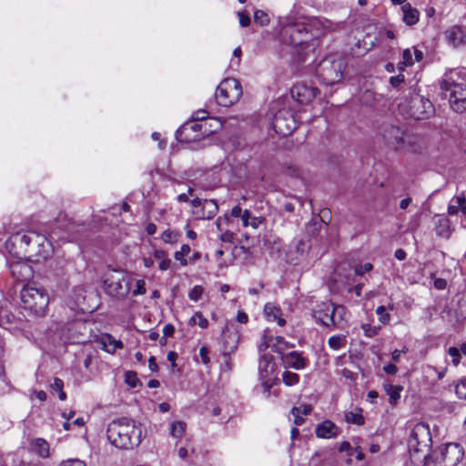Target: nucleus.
Wrapping results in <instances>:
<instances>
[{
	"mask_svg": "<svg viewBox=\"0 0 466 466\" xmlns=\"http://www.w3.org/2000/svg\"><path fill=\"white\" fill-rule=\"evenodd\" d=\"M280 40L286 45L299 46L308 41L310 36H319V34L313 33V30L322 28L325 33L331 30L332 25L329 21L322 22L317 18L305 22L287 17L280 22Z\"/></svg>",
	"mask_w": 466,
	"mask_h": 466,
	"instance_id": "f257e3e1",
	"label": "nucleus"
},
{
	"mask_svg": "<svg viewBox=\"0 0 466 466\" xmlns=\"http://www.w3.org/2000/svg\"><path fill=\"white\" fill-rule=\"evenodd\" d=\"M378 137L390 149L401 152L418 153L422 149L421 138L408 133L402 127L390 123H383L378 130Z\"/></svg>",
	"mask_w": 466,
	"mask_h": 466,
	"instance_id": "f03ea898",
	"label": "nucleus"
},
{
	"mask_svg": "<svg viewBox=\"0 0 466 466\" xmlns=\"http://www.w3.org/2000/svg\"><path fill=\"white\" fill-rule=\"evenodd\" d=\"M106 436L110 443L118 449H133L141 442L142 429L134 420L120 418L108 424Z\"/></svg>",
	"mask_w": 466,
	"mask_h": 466,
	"instance_id": "7ed1b4c3",
	"label": "nucleus"
},
{
	"mask_svg": "<svg viewBox=\"0 0 466 466\" xmlns=\"http://www.w3.org/2000/svg\"><path fill=\"white\" fill-rule=\"evenodd\" d=\"M431 435L429 425L417 423L408 439L410 461L414 466H424L431 447Z\"/></svg>",
	"mask_w": 466,
	"mask_h": 466,
	"instance_id": "20e7f679",
	"label": "nucleus"
},
{
	"mask_svg": "<svg viewBox=\"0 0 466 466\" xmlns=\"http://www.w3.org/2000/svg\"><path fill=\"white\" fill-rule=\"evenodd\" d=\"M410 90L404 89V92L408 91V93L404 94L400 101H397L400 110L414 119L428 118L434 110L432 103L417 93L410 94Z\"/></svg>",
	"mask_w": 466,
	"mask_h": 466,
	"instance_id": "39448f33",
	"label": "nucleus"
},
{
	"mask_svg": "<svg viewBox=\"0 0 466 466\" xmlns=\"http://www.w3.org/2000/svg\"><path fill=\"white\" fill-rule=\"evenodd\" d=\"M346 67L344 56L338 54L330 55L319 64L317 76L322 85L333 86L341 81Z\"/></svg>",
	"mask_w": 466,
	"mask_h": 466,
	"instance_id": "423d86ee",
	"label": "nucleus"
},
{
	"mask_svg": "<svg viewBox=\"0 0 466 466\" xmlns=\"http://www.w3.org/2000/svg\"><path fill=\"white\" fill-rule=\"evenodd\" d=\"M20 297L22 306L25 310L37 317L46 315L49 304V295L44 288L32 285L25 286L20 292Z\"/></svg>",
	"mask_w": 466,
	"mask_h": 466,
	"instance_id": "0eeeda50",
	"label": "nucleus"
},
{
	"mask_svg": "<svg viewBox=\"0 0 466 466\" xmlns=\"http://www.w3.org/2000/svg\"><path fill=\"white\" fill-rule=\"evenodd\" d=\"M133 279L122 270H113L105 279V290L111 297L125 299L130 292Z\"/></svg>",
	"mask_w": 466,
	"mask_h": 466,
	"instance_id": "6e6552de",
	"label": "nucleus"
},
{
	"mask_svg": "<svg viewBox=\"0 0 466 466\" xmlns=\"http://www.w3.org/2000/svg\"><path fill=\"white\" fill-rule=\"evenodd\" d=\"M45 241V235L39 234L35 231H27L25 233H14L6 241V248L19 244V251H15L16 255H22L25 258L28 257V249L34 244L41 245Z\"/></svg>",
	"mask_w": 466,
	"mask_h": 466,
	"instance_id": "1a4fd4ad",
	"label": "nucleus"
},
{
	"mask_svg": "<svg viewBox=\"0 0 466 466\" xmlns=\"http://www.w3.org/2000/svg\"><path fill=\"white\" fill-rule=\"evenodd\" d=\"M258 375L261 385L266 392H269L274 385L276 377V363L274 358L269 353H265L260 356L258 363Z\"/></svg>",
	"mask_w": 466,
	"mask_h": 466,
	"instance_id": "9d476101",
	"label": "nucleus"
},
{
	"mask_svg": "<svg viewBox=\"0 0 466 466\" xmlns=\"http://www.w3.org/2000/svg\"><path fill=\"white\" fill-rule=\"evenodd\" d=\"M192 214L197 219H211L218 211V205L214 199L194 198L191 200Z\"/></svg>",
	"mask_w": 466,
	"mask_h": 466,
	"instance_id": "9b49d317",
	"label": "nucleus"
},
{
	"mask_svg": "<svg viewBox=\"0 0 466 466\" xmlns=\"http://www.w3.org/2000/svg\"><path fill=\"white\" fill-rule=\"evenodd\" d=\"M176 137L180 143H192L204 138L199 122L187 120L176 133Z\"/></svg>",
	"mask_w": 466,
	"mask_h": 466,
	"instance_id": "f8f14e48",
	"label": "nucleus"
},
{
	"mask_svg": "<svg viewBox=\"0 0 466 466\" xmlns=\"http://www.w3.org/2000/svg\"><path fill=\"white\" fill-rule=\"evenodd\" d=\"M272 126L276 133L283 137L290 135L297 128L293 116L288 111L278 112L273 118Z\"/></svg>",
	"mask_w": 466,
	"mask_h": 466,
	"instance_id": "ddd939ff",
	"label": "nucleus"
},
{
	"mask_svg": "<svg viewBox=\"0 0 466 466\" xmlns=\"http://www.w3.org/2000/svg\"><path fill=\"white\" fill-rule=\"evenodd\" d=\"M334 309V304L331 301H323L316 305L312 316L317 322L325 327H335V317L332 315Z\"/></svg>",
	"mask_w": 466,
	"mask_h": 466,
	"instance_id": "4468645a",
	"label": "nucleus"
},
{
	"mask_svg": "<svg viewBox=\"0 0 466 466\" xmlns=\"http://www.w3.org/2000/svg\"><path fill=\"white\" fill-rule=\"evenodd\" d=\"M15 259L8 262V267L11 275L17 281H26L33 277V269L27 262H25L22 256L17 255Z\"/></svg>",
	"mask_w": 466,
	"mask_h": 466,
	"instance_id": "2eb2a0df",
	"label": "nucleus"
},
{
	"mask_svg": "<svg viewBox=\"0 0 466 466\" xmlns=\"http://www.w3.org/2000/svg\"><path fill=\"white\" fill-rule=\"evenodd\" d=\"M242 94V89H216L214 96L218 105L227 107L237 103Z\"/></svg>",
	"mask_w": 466,
	"mask_h": 466,
	"instance_id": "dca6fc26",
	"label": "nucleus"
},
{
	"mask_svg": "<svg viewBox=\"0 0 466 466\" xmlns=\"http://www.w3.org/2000/svg\"><path fill=\"white\" fill-rule=\"evenodd\" d=\"M28 249V258L35 261L40 262L42 260H46L52 252V245L50 240L47 239V238L45 236V241L41 243V245L34 244L30 248Z\"/></svg>",
	"mask_w": 466,
	"mask_h": 466,
	"instance_id": "f3484780",
	"label": "nucleus"
},
{
	"mask_svg": "<svg viewBox=\"0 0 466 466\" xmlns=\"http://www.w3.org/2000/svg\"><path fill=\"white\" fill-rule=\"evenodd\" d=\"M238 341V332L235 329H231L228 326H226L222 330L223 354L228 355L232 353L237 349Z\"/></svg>",
	"mask_w": 466,
	"mask_h": 466,
	"instance_id": "a211bd4d",
	"label": "nucleus"
},
{
	"mask_svg": "<svg viewBox=\"0 0 466 466\" xmlns=\"http://www.w3.org/2000/svg\"><path fill=\"white\" fill-rule=\"evenodd\" d=\"M315 432L318 438L332 439L339 436L340 430L334 422L326 420L316 426Z\"/></svg>",
	"mask_w": 466,
	"mask_h": 466,
	"instance_id": "6ab92c4d",
	"label": "nucleus"
},
{
	"mask_svg": "<svg viewBox=\"0 0 466 466\" xmlns=\"http://www.w3.org/2000/svg\"><path fill=\"white\" fill-rule=\"evenodd\" d=\"M283 361L287 367L297 370H304L309 363V360L303 357L301 352L291 351L283 357Z\"/></svg>",
	"mask_w": 466,
	"mask_h": 466,
	"instance_id": "aec40b11",
	"label": "nucleus"
},
{
	"mask_svg": "<svg viewBox=\"0 0 466 466\" xmlns=\"http://www.w3.org/2000/svg\"><path fill=\"white\" fill-rule=\"evenodd\" d=\"M451 93L450 95V104L451 108L458 112L461 113L466 110V89H451Z\"/></svg>",
	"mask_w": 466,
	"mask_h": 466,
	"instance_id": "412c9836",
	"label": "nucleus"
},
{
	"mask_svg": "<svg viewBox=\"0 0 466 466\" xmlns=\"http://www.w3.org/2000/svg\"><path fill=\"white\" fill-rule=\"evenodd\" d=\"M449 44L457 48L466 43V32L460 25H453L446 32Z\"/></svg>",
	"mask_w": 466,
	"mask_h": 466,
	"instance_id": "4be33fe9",
	"label": "nucleus"
},
{
	"mask_svg": "<svg viewBox=\"0 0 466 466\" xmlns=\"http://www.w3.org/2000/svg\"><path fill=\"white\" fill-rule=\"evenodd\" d=\"M447 85L453 87H463L466 86V67L451 70L447 75Z\"/></svg>",
	"mask_w": 466,
	"mask_h": 466,
	"instance_id": "5701e85b",
	"label": "nucleus"
},
{
	"mask_svg": "<svg viewBox=\"0 0 466 466\" xmlns=\"http://www.w3.org/2000/svg\"><path fill=\"white\" fill-rule=\"evenodd\" d=\"M264 314L268 321H277L278 325L280 327H283L286 324L285 319L281 316V309L272 303H267L265 305Z\"/></svg>",
	"mask_w": 466,
	"mask_h": 466,
	"instance_id": "b1692460",
	"label": "nucleus"
},
{
	"mask_svg": "<svg viewBox=\"0 0 466 466\" xmlns=\"http://www.w3.org/2000/svg\"><path fill=\"white\" fill-rule=\"evenodd\" d=\"M319 89H289L292 98L299 104H308L316 96Z\"/></svg>",
	"mask_w": 466,
	"mask_h": 466,
	"instance_id": "393cba45",
	"label": "nucleus"
},
{
	"mask_svg": "<svg viewBox=\"0 0 466 466\" xmlns=\"http://www.w3.org/2000/svg\"><path fill=\"white\" fill-rule=\"evenodd\" d=\"M204 137H208L222 128V122L217 117H208L199 122Z\"/></svg>",
	"mask_w": 466,
	"mask_h": 466,
	"instance_id": "a878e982",
	"label": "nucleus"
},
{
	"mask_svg": "<svg viewBox=\"0 0 466 466\" xmlns=\"http://www.w3.org/2000/svg\"><path fill=\"white\" fill-rule=\"evenodd\" d=\"M403 13V21L407 25H413L418 23L420 12L410 4H405L401 7Z\"/></svg>",
	"mask_w": 466,
	"mask_h": 466,
	"instance_id": "bb28decb",
	"label": "nucleus"
},
{
	"mask_svg": "<svg viewBox=\"0 0 466 466\" xmlns=\"http://www.w3.org/2000/svg\"><path fill=\"white\" fill-rule=\"evenodd\" d=\"M103 350L108 353H114L116 349H122L124 344L121 340L115 339L111 335L106 334L101 338Z\"/></svg>",
	"mask_w": 466,
	"mask_h": 466,
	"instance_id": "cd10ccee",
	"label": "nucleus"
},
{
	"mask_svg": "<svg viewBox=\"0 0 466 466\" xmlns=\"http://www.w3.org/2000/svg\"><path fill=\"white\" fill-rule=\"evenodd\" d=\"M383 390L389 395V401L391 405H396L400 399V392L403 387L400 385H392L390 383H383Z\"/></svg>",
	"mask_w": 466,
	"mask_h": 466,
	"instance_id": "c85d7f7f",
	"label": "nucleus"
},
{
	"mask_svg": "<svg viewBox=\"0 0 466 466\" xmlns=\"http://www.w3.org/2000/svg\"><path fill=\"white\" fill-rule=\"evenodd\" d=\"M263 221V218L253 216L248 209L244 210V214L242 216L243 227H251L252 228L257 229L259 228Z\"/></svg>",
	"mask_w": 466,
	"mask_h": 466,
	"instance_id": "c756f323",
	"label": "nucleus"
},
{
	"mask_svg": "<svg viewBox=\"0 0 466 466\" xmlns=\"http://www.w3.org/2000/svg\"><path fill=\"white\" fill-rule=\"evenodd\" d=\"M32 449L35 453L44 459L49 457V444L46 440L42 438H37L33 441Z\"/></svg>",
	"mask_w": 466,
	"mask_h": 466,
	"instance_id": "7c9ffc66",
	"label": "nucleus"
},
{
	"mask_svg": "<svg viewBox=\"0 0 466 466\" xmlns=\"http://www.w3.org/2000/svg\"><path fill=\"white\" fill-rule=\"evenodd\" d=\"M187 424L182 420H175L169 425V434L172 438L180 440L184 436Z\"/></svg>",
	"mask_w": 466,
	"mask_h": 466,
	"instance_id": "2f4dec72",
	"label": "nucleus"
},
{
	"mask_svg": "<svg viewBox=\"0 0 466 466\" xmlns=\"http://www.w3.org/2000/svg\"><path fill=\"white\" fill-rule=\"evenodd\" d=\"M436 234L441 238H449L451 236V221L447 218H441L436 225Z\"/></svg>",
	"mask_w": 466,
	"mask_h": 466,
	"instance_id": "473e14b6",
	"label": "nucleus"
},
{
	"mask_svg": "<svg viewBox=\"0 0 466 466\" xmlns=\"http://www.w3.org/2000/svg\"><path fill=\"white\" fill-rule=\"evenodd\" d=\"M67 230L65 225H62L60 221H56L55 226L52 228L50 231V238L52 239H59L64 240L66 238V231Z\"/></svg>",
	"mask_w": 466,
	"mask_h": 466,
	"instance_id": "72a5a7b5",
	"label": "nucleus"
},
{
	"mask_svg": "<svg viewBox=\"0 0 466 466\" xmlns=\"http://www.w3.org/2000/svg\"><path fill=\"white\" fill-rule=\"evenodd\" d=\"M443 460L441 457V448L434 450L431 454L429 453L424 466H441Z\"/></svg>",
	"mask_w": 466,
	"mask_h": 466,
	"instance_id": "f704fd0d",
	"label": "nucleus"
},
{
	"mask_svg": "<svg viewBox=\"0 0 466 466\" xmlns=\"http://www.w3.org/2000/svg\"><path fill=\"white\" fill-rule=\"evenodd\" d=\"M345 420L350 424L363 425L365 419L361 412L348 411L345 413Z\"/></svg>",
	"mask_w": 466,
	"mask_h": 466,
	"instance_id": "c9c22d12",
	"label": "nucleus"
},
{
	"mask_svg": "<svg viewBox=\"0 0 466 466\" xmlns=\"http://www.w3.org/2000/svg\"><path fill=\"white\" fill-rule=\"evenodd\" d=\"M334 311L332 315L335 317V327L340 326L341 322L345 320L348 313L347 309L342 305H334Z\"/></svg>",
	"mask_w": 466,
	"mask_h": 466,
	"instance_id": "e433bc0d",
	"label": "nucleus"
},
{
	"mask_svg": "<svg viewBox=\"0 0 466 466\" xmlns=\"http://www.w3.org/2000/svg\"><path fill=\"white\" fill-rule=\"evenodd\" d=\"M189 325H198L201 329H207L208 327V320L206 319L200 311H196L188 321Z\"/></svg>",
	"mask_w": 466,
	"mask_h": 466,
	"instance_id": "4c0bfd02",
	"label": "nucleus"
},
{
	"mask_svg": "<svg viewBox=\"0 0 466 466\" xmlns=\"http://www.w3.org/2000/svg\"><path fill=\"white\" fill-rule=\"evenodd\" d=\"M191 248L189 245L184 244L181 246L180 249L176 251L174 254V258L176 260L179 261L181 265L186 266L187 261L186 259V256H187L190 252Z\"/></svg>",
	"mask_w": 466,
	"mask_h": 466,
	"instance_id": "58836bf2",
	"label": "nucleus"
},
{
	"mask_svg": "<svg viewBox=\"0 0 466 466\" xmlns=\"http://www.w3.org/2000/svg\"><path fill=\"white\" fill-rule=\"evenodd\" d=\"M329 346L334 350H340L342 347L346 344V339L344 336L341 335H334L331 336L328 340Z\"/></svg>",
	"mask_w": 466,
	"mask_h": 466,
	"instance_id": "ea45409f",
	"label": "nucleus"
},
{
	"mask_svg": "<svg viewBox=\"0 0 466 466\" xmlns=\"http://www.w3.org/2000/svg\"><path fill=\"white\" fill-rule=\"evenodd\" d=\"M282 381L286 386H294L299 383V376L295 372L286 370L282 374Z\"/></svg>",
	"mask_w": 466,
	"mask_h": 466,
	"instance_id": "a19ab883",
	"label": "nucleus"
},
{
	"mask_svg": "<svg viewBox=\"0 0 466 466\" xmlns=\"http://www.w3.org/2000/svg\"><path fill=\"white\" fill-rule=\"evenodd\" d=\"M376 100L374 89H364L360 96V102L366 106H372Z\"/></svg>",
	"mask_w": 466,
	"mask_h": 466,
	"instance_id": "79ce46f5",
	"label": "nucleus"
},
{
	"mask_svg": "<svg viewBox=\"0 0 466 466\" xmlns=\"http://www.w3.org/2000/svg\"><path fill=\"white\" fill-rule=\"evenodd\" d=\"M268 15L262 10H256L254 13V22L260 26H266L269 24Z\"/></svg>",
	"mask_w": 466,
	"mask_h": 466,
	"instance_id": "37998d69",
	"label": "nucleus"
},
{
	"mask_svg": "<svg viewBox=\"0 0 466 466\" xmlns=\"http://www.w3.org/2000/svg\"><path fill=\"white\" fill-rule=\"evenodd\" d=\"M232 223L231 219L229 218V216L228 214H225L223 216H220L216 220V227L219 232L224 231L225 229L228 228V227Z\"/></svg>",
	"mask_w": 466,
	"mask_h": 466,
	"instance_id": "c03bdc74",
	"label": "nucleus"
},
{
	"mask_svg": "<svg viewBox=\"0 0 466 466\" xmlns=\"http://www.w3.org/2000/svg\"><path fill=\"white\" fill-rule=\"evenodd\" d=\"M288 348V342L283 337H276L275 342H272L271 349L274 352L281 353Z\"/></svg>",
	"mask_w": 466,
	"mask_h": 466,
	"instance_id": "a18cd8bd",
	"label": "nucleus"
},
{
	"mask_svg": "<svg viewBox=\"0 0 466 466\" xmlns=\"http://www.w3.org/2000/svg\"><path fill=\"white\" fill-rule=\"evenodd\" d=\"M361 329L363 330L364 335L368 338H372L378 335L380 330V326H372L368 323L362 324Z\"/></svg>",
	"mask_w": 466,
	"mask_h": 466,
	"instance_id": "49530a36",
	"label": "nucleus"
},
{
	"mask_svg": "<svg viewBox=\"0 0 466 466\" xmlns=\"http://www.w3.org/2000/svg\"><path fill=\"white\" fill-rule=\"evenodd\" d=\"M386 310L387 307L385 306H379L376 309V314L379 315V320L384 325L388 324L390 320V315L387 313Z\"/></svg>",
	"mask_w": 466,
	"mask_h": 466,
	"instance_id": "de8ad7c7",
	"label": "nucleus"
},
{
	"mask_svg": "<svg viewBox=\"0 0 466 466\" xmlns=\"http://www.w3.org/2000/svg\"><path fill=\"white\" fill-rule=\"evenodd\" d=\"M203 291H204V289H203L202 286H199V285L194 286L188 293L189 299L192 301H195V302L198 301L202 297Z\"/></svg>",
	"mask_w": 466,
	"mask_h": 466,
	"instance_id": "09e8293b",
	"label": "nucleus"
},
{
	"mask_svg": "<svg viewBox=\"0 0 466 466\" xmlns=\"http://www.w3.org/2000/svg\"><path fill=\"white\" fill-rule=\"evenodd\" d=\"M208 117H209V113L207 110L198 109V110L193 112L189 120L194 121V122H200V121L202 122V121H206V119H208Z\"/></svg>",
	"mask_w": 466,
	"mask_h": 466,
	"instance_id": "8fccbe9b",
	"label": "nucleus"
},
{
	"mask_svg": "<svg viewBox=\"0 0 466 466\" xmlns=\"http://www.w3.org/2000/svg\"><path fill=\"white\" fill-rule=\"evenodd\" d=\"M13 317L6 309L0 305V326L5 327V324L10 323Z\"/></svg>",
	"mask_w": 466,
	"mask_h": 466,
	"instance_id": "3c124183",
	"label": "nucleus"
},
{
	"mask_svg": "<svg viewBox=\"0 0 466 466\" xmlns=\"http://www.w3.org/2000/svg\"><path fill=\"white\" fill-rule=\"evenodd\" d=\"M162 240L165 243L173 244L177 241V234L172 230H165L161 236Z\"/></svg>",
	"mask_w": 466,
	"mask_h": 466,
	"instance_id": "603ef678",
	"label": "nucleus"
},
{
	"mask_svg": "<svg viewBox=\"0 0 466 466\" xmlns=\"http://www.w3.org/2000/svg\"><path fill=\"white\" fill-rule=\"evenodd\" d=\"M451 202H455L459 204L460 210L462 214L466 215V197L464 193H461L460 195L451 198Z\"/></svg>",
	"mask_w": 466,
	"mask_h": 466,
	"instance_id": "864d4df0",
	"label": "nucleus"
},
{
	"mask_svg": "<svg viewBox=\"0 0 466 466\" xmlns=\"http://www.w3.org/2000/svg\"><path fill=\"white\" fill-rule=\"evenodd\" d=\"M448 354L451 357V361H452V364L454 366H457L460 361H461V355L460 353V350L456 347H450L448 349Z\"/></svg>",
	"mask_w": 466,
	"mask_h": 466,
	"instance_id": "5fc2aeb1",
	"label": "nucleus"
},
{
	"mask_svg": "<svg viewBox=\"0 0 466 466\" xmlns=\"http://www.w3.org/2000/svg\"><path fill=\"white\" fill-rule=\"evenodd\" d=\"M146 281L144 279H138L136 282V289L132 290L133 296L144 295L146 293Z\"/></svg>",
	"mask_w": 466,
	"mask_h": 466,
	"instance_id": "6e6d98bb",
	"label": "nucleus"
},
{
	"mask_svg": "<svg viewBox=\"0 0 466 466\" xmlns=\"http://www.w3.org/2000/svg\"><path fill=\"white\" fill-rule=\"evenodd\" d=\"M273 341V338L268 335H263L262 340L258 345L259 352L265 351L268 348L271 347Z\"/></svg>",
	"mask_w": 466,
	"mask_h": 466,
	"instance_id": "4d7b16f0",
	"label": "nucleus"
},
{
	"mask_svg": "<svg viewBox=\"0 0 466 466\" xmlns=\"http://www.w3.org/2000/svg\"><path fill=\"white\" fill-rule=\"evenodd\" d=\"M219 239L226 243H232L234 240V233L230 228H227L224 231L220 232Z\"/></svg>",
	"mask_w": 466,
	"mask_h": 466,
	"instance_id": "13d9d810",
	"label": "nucleus"
},
{
	"mask_svg": "<svg viewBox=\"0 0 466 466\" xmlns=\"http://www.w3.org/2000/svg\"><path fill=\"white\" fill-rule=\"evenodd\" d=\"M73 298L75 300V303L78 306L80 304L81 299H84V289L82 287H75L72 290Z\"/></svg>",
	"mask_w": 466,
	"mask_h": 466,
	"instance_id": "bf43d9fd",
	"label": "nucleus"
},
{
	"mask_svg": "<svg viewBox=\"0 0 466 466\" xmlns=\"http://www.w3.org/2000/svg\"><path fill=\"white\" fill-rule=\"evenodd\" d=\"M238 20H239V25L242 27H247L250 25L251 20L247 12H244V11L238 12Z\"/></svg>",
	"mask_w": 466,
	"mask_h": 466,
	"instance_id": "052dcab7",
	"label": "nucleus"
},
{
	"mask_svg": "<svg viewBox=\"0 0 466 466\" xmlns=\"http://www.w3.org/2000/svg\"><path fill=\"white\" fill-rule=\"evenodd\" d=\"M372 269V264L370 262H367L363 265H359L355 268V273L357 275L362 276L365 273L370 271Z\"/></svg>",
	"mask_w": 466,
	"mask_h": 466,
	"instance_id": "680f3d73",
	"label": "nucleus"
},
{
	"mask_svg": "<svg viewBox=\"0 0 466 466\" xmlns=\"http://www.w3.org/2000/svg\"><path fill=\"white\" fill-rule=\"evenodd\" d=\"M404 66H410L412 65L411 53L410 49H405L402 52V61L400 63Z\"/></svg>",
	"mask_w": 466,
	"mask_h": 466,
	"instance_id": "e2e57ef3",
	"label": "nucleus"
},
{
	"mask_svg": "<svg viewBox=\"0 0 466 466\" xmlns=\"http://www.w3.org/2000/svg\"><path fill=\"white\" fill-rule=\"evenodd\" d=\"M291 413L294 416V423L297 426L302 425V423L304 422V418L303 415L300 414V410L297 408H292Z\"/></svg>",
	"mask_w": 466,
	"mask_h": 466,
	"instance_id": "0e129e2a",
	"label": "nucleus"
},
{
	"mask_svg": "<svg viewBox=\"0 0 466 466\" xmlns=\"http://www.w3.org/2000/svg\"><path fill=\"white\" fill-rule=\"evenodd\" d=\"M221 86H225L226 87H240L239 82L235 78H225L217 87H220Z\"/></svg>",
	"mask_w": 466,
	"mask_h": 466,
	"instance_id": "69168bd1",
	"label": "nucleus"
},
{
	"mask_svg": "<svg viewBox=\"0 0 466 466\" xmlns=\"http://www.w3.org/2000/svg\"><path fill=\"white\" fill-rule=\"evenodd\" d=\"M466 379L461 380V383H459L456 386V393L460 398H463L466 400Z\"/></svg>",
	"mask_w": 466,
	"mask_h": 466,
	"instance_id": "338daca9",
	"label": "nucleus"
},
{
	"mask_svg": "<svg viewBox=\"0 0 466 466\" xmlns=\"http://www.w3.org/2000/svg\"><path fill=\"white\" fill-rule=\"evenodd\" d=\"M60 466H86V463L83 461L72 459L62 462Z\"/></svg>",
	"mask_w": 466,
	"mask_h": 466,
	"instance_id": "774afa93",
	"label": "nucleus"
}]
</instances>
